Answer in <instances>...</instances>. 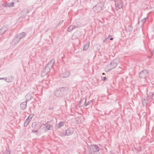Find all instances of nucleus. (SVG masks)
<instances>
[{
    "instance_id": "1",
    "label": "nucleus",
    "mask_w": 154,
    "mask_h": 154,
    "mask_svg": "<svg viewBox=\"0 0 154 154\" xmlns=\"http://www.w3.org/2000/svg\"><path fill=\"white\" fill-rule=\"evenodd\" d=\"M68 90L67 87H63L56 89L54 92V95L57 97H62L66 94Z\"/></svg>"
},
{
    "instance_id": "2",
    "label": "nucleus",
    "mask_w": 154,
    "mask_h": 154,
    "mask_svg": "<svg viewBox=\"0 0 154 154\" xmlns=\"http://www.w3.org/2000/svg\"><path fill=\"white\" fill-rule=\"evenodd\" d=\"M118 62L119 59H118L112 60L110 64L106 66L105 68V70L107 72H109L114 69L116 67Z\"/></svg>"
},
{
    "instance_id": "3",
    "label": "nucleus",
    "mask_w": 154,
    "mask_h": 154,
    "mask_svg": "<svg viewBox=\"0 0 154 154\" xmlns=\"http://www.w3.org/2000/svg\"><path fill=\"white\" fill-rule=\"evenodd\" d=\"M90 148L91 154H99V148L97 145H91Z\"/></svg>"
},
{
    "instance_id": "4",
    "label": "nucleus",
    "mask_w": 154,
    "mask_h": 154,
    "mask_svg": "<svg viewBox=\"0 0 154 154\" xmlns=\"http://www.w3.org/2000/svg\"><path fill=\"white\" fill-rule=\"evenodd\" d=\"M104 6V3L99 2L93 8V10L96 13L100 12Z\"/></svg>"
},
{
    "instance_id": "5",
    "label": "nucleus",
    "mask_w": 154,
    "mask_h": 154,
    "mask_svg": "<svg viewBox=\"0 0 154 154\" xmlns=\"http://www.w3.org/2000/svg\"><path fill=\"white\" fill-rule=\"evenodd\" d=\"M149 75L148 71L145 69L142 71L139 74V77L140 78H145Z\"/></svg>"
},
{
    "instance_id": "6",
    "label": "nucleus",
    "mask_w": 154,
    "mask_h": 154,
    "mask_svg": "<svg viewBox=\"0 0 154 154\" xmlns=\"http://www.w3.org/2000/svg\"><path fill=\"white\" fill-rule=\"evenodd\" d=\"M51 68H50L47 65L46 66L45 68L44 69L42 73H41L42 76H44L45 75L47 74L48 73L50 72V70Z\"/></svg>"
},
{
    "instance_id": "7",
    "label": "nucleus",
    "mask_w": 154,
    "mask_h": 154,
    "mask_svg": "<svg viewBox=\"0 0 154 154\" xmlns=\"http://www.w3.org/2000/svg\"><path fill=\"white\" fill-rule=\"evenodd\" d=\"M73 132V129L69 128L66 130L64 134L65 135H69L72 134Z\"/></svg>"
},
{
    "instance_id": "8",
    "label": "nucleus",
    "mask_w": 154,
    "mask_h": 154,
    "mask_svg": "<svg viewBox=\"0 0 154 154\" xmlns=\"http://www.w3.org/2000/svg\"><path fill=\"white\" fill-rule=\"evenodd\" d=\"M32 128L36 129H38L41 128L39 123L35 122H33L32 125Z\"/></svg>"
},
{
    "instance_id": "9",
    "label": "nucleus",
    "mask_w": 154,
    "mask_h": 154,
    "mask_svg": "<svg viewBox=\"0 0 154 154\" xmlns=\"http://www.w3.org/2000/svg\"><path fill=\"white\" fill-rule=\"evenodd\" d=\"M14 79V77L13 76L10 75L7 77L5 78V80L6 81L8 82H12Z\"/></svg>"
},
{
    "instance_id": "10",
    "label": "nucleus",
    "mask_w": 154,
    "mask_h": 154,
    "mask_svg": "<svg viewBox=\"0 0 154 154\" xmlns=\"http://www.w3.org/2000/svg\"><path fill=\"white\" fill-rule=\"evenodd\" d=\"M26 35V34L25 32H23L18 35H17L16 36L17 38H19V40H20L22 38L24 37Z\"/></svg>"
},
{
    "instance_id": "11",
    "label": "nucleus",
    "mask_w": 154,
    "mask_h": 154,
    "mask_svg": "<svg viewBox=\"0 0 154 154\" xmlns=\"http://www.w3.org/2000/svg\"><path fill=\"white\" fill-rule=\"evenodd\" d=\"M55 62V61L54 59H51L48 63L47 65L49 66L50 68H52L53 66L54 65Z\"/></svg>"
},
{
    "instance_id": "12",
    "label": "nucleus",
    "mask_w": 154,
    "mask_h": 154,
    "mask_svg": "<svg viewBox=\"0 0 154 154\" xmlns=\"http://www.w3.org/2000/svg\"><path fill=\"white\" fill-rule=\"evenodd\" d=\"M8 29L6 26H4L0 29V35L3 34Z\"/></svg>"
},
{
    "instance_id": "13",
    "label": "nucleus",
    "mask_w": 154,
    "mask_h": 154,
    "mask_svg": "<svg viewBox=\"0 0 154 154\" xmlns=\"http://www.w3.org/2000/svg\"><path fill=\"white\" fill-rule=\"evenodd\" d=\"M27 102L26 101L25 102H22L20 104L21 108L22 109L24 110L26 108L27 105Z\"/></svg>"
},
{
    "instance_id": "14",
    "label": "nucleus",
    "mask_w": 154,
    "mask_h": 154,
    "mask_svg": "<svg viewBox=\"0 0 154 154\" xmlns=\"http://www.w3.org/2000/svg\"><path fill=\"white\" fill-rule=\"evenodd\" d=\"M20 40H19V38H17V37L16 36L14 38L13 40L12 41V43L16 45L19 42Z\"/></svg>"
},
{
    "instance_id": "15",
    "label": "nucleus",
    "mask_w": 154,
    "mask_h": 154,
    "mask_svg": "<svg viewBox=\"0 0 154 154\" xmlns=\"http://www.w3.org/2000/svg\"><path fill=\"white\" fill-rule=\"evenodd\" d=\"M116 10H118L122 8V5L120 2H117L116 3Z\"/></svg>"
},
{
    "instance_id": "16",
    "label": "nucleus",
    "mask_w": 154,
    "mask_h": 154,
    "mask_svg": "<svg viewBox=\"0 0 154 154\" xmlns=\"http://www.w3.org/2000/svg\"><path fill=\"white\" fill-rule=\"evenodd\" d=\"M25 97L26 99V101L27 102V101H28L29 100H30L32 97L31 95V94H28L25 96Z\"/></svg>"
},
{
    "instance_id": "17",
    "label": "nucleus",
    "mask_w": 154,
    "mask_h": 154,
    "mask_svg": "<svg viewBox=\"0 0 154 154\" xmlns=\"http://www.w3.org/2000/svg\"><path fill=\"white\" fill-rule=\"evenodd\" d=\"M64 125V122H61L58 124L56 125V128L57 129H59L63 126Z\"/></svg>"
},
{
    "instance_id": "18",
    "label": "nucleus",
    "mask_w": 154,
    "mask_h": 154,
    "mask_svg": "<svg viewBox=\"0 0 154 154\" xmlns=\"http://www.w3.org/2000/svg\"><path fill=\"white\" fill-rule=\"evenodd\" d=\"M70 72L68 71H66L63 74V78H66L69 77L70 75Z\"/></svg>"
},
{
    "instance_id": "19",
    "label": "nucleus",
    "mask_w": 154,
    "mask_h": 154,
    "mask_svg": "<svg viewBox=\"0 0 154 154\" xmlns=\"http://www.w3.org/2000/svg\"><path fill=\"white\" fill-rule=\"evenodd\" d=\"M77 27V26H76L71 25L68 28V31L69 32H71L73 29L76 28Z\"/></svg>"
},
{
    "instance_id": "20",
    "label": "nucleus",
    "mask_w": 154,
    "mask_h": 154,
    "mask_svg": "<svg viewBox=\"0 0 154 154\" xmlns=\"http://www.w3.org/2000/svg\"><path fill=\"white\" fill-rule=\"evenodd\" d=\"M82 100H84L85 101V106H87L89 105L91 102H92V100H90L87 103H86V99L85 98H83L82 100L81 101V102Z\"/></svg>"
},
{
    "instance_id": "21",
    "label": "nucleus",
    "mask_w": 154,
    "mask_h": 154,
    "mask_svg": "<svg viewBox=\"0 0 154 154\" xmlns=\"http://www.w3.org/2000/svg\"><path fill=\"white\" fill-rule=\"evenodd\" d=\"M45 127L46 130H51L53 129V126L51 125H47Z\"/></svg>"
},
{
    "instance_id": "22",
    "label": "nucleus",
    "mask_w": 154,
    "mask_h": 154,
    "mask_svg": "<svg viewBox=\"0 0 154 154\" xmlns=\"http://www.w3.org/2000/svg\"><path fill=\"white\" fill-rule=\"evenodd\" d=\"M30 116H29L28 117V118L26 119L25 121V122L27 123V124H28L29 123L32 116L30 118Z\"/></svg>"
},
{
    "instance_id": "23",
    "label": "nucleus",
    "mask_w": 154,
    "mask_h": 154,
    "mask_svg": "<svg viewBox=\"0 0 154 154\" xmlns=\"http://www.w3.org/2000/svg\"><path fill=\"white\" fill-rule=\"evenodd\" d=\"M10 151L9 150H6V151H4L1 154H10Z\"/></svg>"
},
{
    "instance_id": "24",
    "label": "nucleus",
    "mask_w": 154,
    "mask_h": 154,
    "mask_svg": "<svg viewBox=\"0 0 154 154\" xmlns=\"http://www.w3.org/2000/svg\"><path fill=\"white\" fill-rule=\"evenodd\" d=\"M89 47V45L88 44H85L83 48V50H86Z\"/></svg>"
},
{
    "instance_id": "25",
    "label": "nucleus",
    "mask_w": 154,
    "mask_h": 154,
    "mask_svg": "<svg viewBox=\"0 0 154 154\" xmlns=\"http://www.w3.org/2000/svg\"><path fill=\"white\" fill-rule=\"evenodd\" d=\"M153 93H150L148 95V97H149V98H151L153 97Z\"/></svg>"
},
{
    "instance_id": "26",
    "label": "nucleus",
    "mask_w": 154,
    "mask_h": 154,
    "mask_svg": "<svg viewBox=\"0 0 154 154\" xmlns=\"http://www.w3.org/2000/svg\"><path fill=\"white\" fill-rule=\"evenodd\" d=\"M14 3L13 2H12L11 4L8 6L9 7H12L14 6Z\"/></svg>"
},
{
    "instance_id": "27",
    "label": "nucleus",
    "mask_w": 154,
    "mask_h": 154,
    "mask_svg": "<svg viewBox=\"0 0 154 154\" xmlns=\"http://www.w3.org/2000/svg\"><path fill=\"white\" fill-rule=\"evenodd\" d=\"M32 131L33 132H34V133H36L38 132V131L37 129H36V130H32Z\"/></svg>"
},
{
    "instance_id": "28",
    "label": "nucleus",
    "mask_w": 154,
    "mask_h": 154,
    "mask_svg": "<svg viewBox=\"0 0 154 154\" xmlns=\"http://www.w3.org/2000/svg\"><path fill=\"white\" fill-rule=\"evenodd\" d=\"M146 18H143V19L142 20V22L143 23H144L146 21Z\"/></svg>"
},
{
    "instance_id": "29",
    "label": "nucleus",
    "mask_w": 154,
    "mask_h": 154,
    "mask_svg": "<svg viewBox=\"0 0 154 154\" xmlns=\"http://www.w3.org/2000/svg\"><path fill=\"white\" fill-rule=\"evenodd\" d=\"M28 124H27V123L25 122H24V126L25 127H26L27 126V125H28Z\"/></svg>"
},
{
    "instance_id": "30",
    "label": "nucleus",
    "mask_w": 154,
    "mask_h": 154,
    "mask_svg": "<svg viewBox=\"0 0 154 154\" xmlns=\"http://www.w3.org/2000/svg\"><path fill=\"white\" fill-rule=\"evenodd\" d=\"M5 77H4V78H0V80H1V79H5Z\"/></svg>"
},
{
    "instance_id": "31",
    "label": "nucleus",
    "mask_w": 154,
    "mask_h": 154,
    "mask_svg": "<svg viewBox=\"0 0 154 154\" xmlns=\"http://www.w3.org/2000/svg\"><path fill=\"white\" fill-rule=\"evenodd\" d=\"M106 77H103V80L104 81H105L106 79Z\"/></svg>"
},
{
    "instance_id": "32",
    "label": "nucleus",
    "mask_w": 154,
    "mask_h": 154,
    "mask_svg": "<svg viewBox=\"0 0 154 154\" xmlns=\"http://www.w3.org/2000/svg\"><path fill=\"white\" fill-rule=\"evenodd\" d=\"M113 39V38H110V40H112Z\"/></svg>"
},
{
    "instance_id": "33",
    "label": "nucleus",
    "mask_w": 154,
    "mask_h": 154,
    "mask_svg": "<svg viewBox=\"0 0 154 154\" xmlns=\"http://www.w3.org/2000/svg\"><path fill=\"white\" fill-rule=\"evenodd\" d=\"M103 74L104 75V73H103Z\"/></svg>"
},
{
    "instance_id": "34",
    "label": "nucleus",
    "mask_w": 154,
    "mask_h": 154,
    "mask_svg": "<svg viewBox=\"0 0 154 154\" xmlns=\"http://www.w3.org/2000/svg\"><path fill=\"white\" fill-rule=\"evenodd\" d=\"M43 125H45V124H43Z\"/></svg>"
}]
</instances>
